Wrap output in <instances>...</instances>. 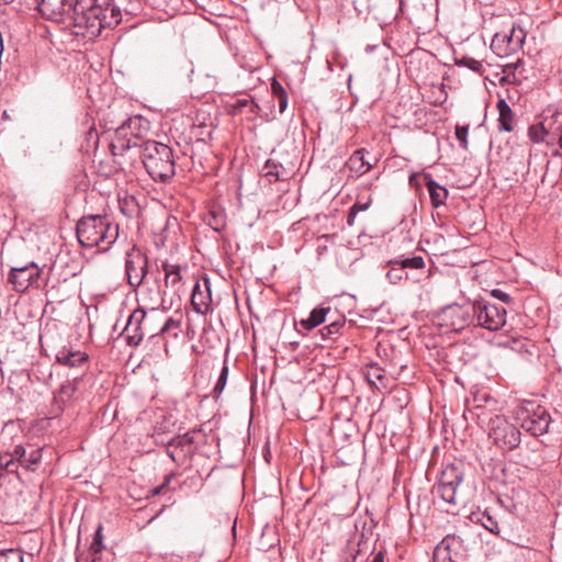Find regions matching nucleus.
<instances>
[{
  "mask_svg": "<svg viewBox=\"0 0 562 562\" xmlns=\"http://www.w3.org/2000/svg\"><path fill=\"white\" fill-rule=\"evenodd\" d=\"M148 122L142 116H132L114 131L110 149L116 165L124 169L125 155L135 151L153 180L168 182L175 176V156L172 149L156 140L140 142L142 133L148 130Z\"/></svg>",
  "mask_w": 562,
  "mask_h": 562,
  "instance_id": "1",
  "label": "nucleus"
},
{
  "mask_svg": "<svg viewBox=\"0 0 562 562\" xmlns=\"http://www.w3.org/2000/svg\"><path fill=\"white\" fill-rule=\"evenodd\" d=\"M69 8L74 32L89 38L99 36L102 29L115 27L122 19L112 0H76Z\"/></svg>",
  "mask_w": 562,
  "mask_h": 562,
  "instance_id": "2",
  "label": "nucleus"
},
{
  "mask_svg": "<svg viewBox=\"0 0 562 562\" xmlns=\"http://www.w3.org/2000/svg\"><path fill=\"white\" fill-rule=\"evenodd\" d=\"M119 236V226L106 215L83 216L77 224V237L83 247L108 249Z\"/></svg>",
  "mask_w": 562,
  "mask_h": 562,
  "instance_id": "3",
  "label": "nucleus"
},
{
  "mask_svg": "<svg viewBox=\"0 0 562 562\" xmlns=\"http://www.w3.org/2000/svg\"><path fill=\"white\" fill-rule=\"evenodd\" d=\"M515 418L520 427L538 437L549 431L551 416L547 408L535 401H524L515 408Z\"/></svg>",
  "mask_w": 562,
  "mask_h": 562,
  "instance_id": "4",
  "label": "nucleus"
},
{
  "mask_svg": "<svg viewBox=\"0 0 562 562\" xmlns=\"http://www.w3.org/2000/svg\"><path fill=\"white\" fill-rule=\"evenodd\" d=\"M82 382V374L66 379L53 392V398L49 406V418H57L64 412L72 409L76 403L80 400V384Z\"/></svg>",
  "mask_w": 562,
  "mask_h": 562,
  "instance_id": "5",
  "label": "nucleus"
},
{
  "mask_svg": "<svg viewBox=\"0 0 562 562\" xmlns=\"http://www.w3.org/2000/svg\"><path fill=\"white\" fill-rule=\"evenodd\" d=\"M205 435L201 429L194 428L182 435L173 437L167 445V454L173 462L181 465L187 463L202 442Z\"/></svg>",
  "mask_w": 562,
  "mask_h": 562,
  "instance_id": "6",
  "label": "nucleus"
},
{
  "mask_svg": "<svg viewBox=\"0 0 562 562\" xmlns=\"http://www.w3.org/2000/svg\"><path fill=\"white\" fill-rule=\"evenodd\" d=\"M475 315L473 319L474 327H482L490 331H496L506 324L507 312L504 307H499L485 300L473 301Z\"/></svg>",
  "mask_w": 562,
  "mask_h": 562,
  "instance_id": "7",
  "label": "nucleus"
},
{
  "mask_svg": "<svg viewBox=\"0 0 562 562\" xmlns=\"http://www.w3.org/2000/svg\"><path fill=\"white\" fill-rule=\"evenodd\" d=\"M520 430L504 416L495 415L490 420L488 437L502 450H513L520 443Z\"/></svg>",
  "mask_w": 562,
  "mask_h": 562,
  "instance_id": "8",
  "label": "nucleus"
},
{
  "mask_svg": "<svg viewBox=\"0 0 562 562\" xmlns=\"http://www.w3.org/2000/svg\"><path fill=\"white\" fill-rule=\"evenodd\" d=\"M526 32L520 25L514 24L509 31L497 32L491 43V49L501 58L510 56L522 48Z\"/></svg>",
  "mask_w": 562,
  "mask_h": 562,
  "instance_id": "9",
  "label": "nucleus"
},
{
  "mask_svg": "<svg viewBox=\"0 0 562 562\" xmlns=\"http://www.w3.org/2000/svg\"><path fill=\"white\" fill-rule=\"evenodd\" d=\"M474 315L473 302H467L447 305L440 312L439 317L442 324L451 330L461 331L467 327L473 326Z\"/></svg>",
  "mask_w": 562,
  "mask_h": 562,
  "instance_id": "10",
  "label": "nucleus"
},
{
  "mask_svg": "<svg viewBox=\"0 0 562 562\" xmlns=\"http://www.w3.org/2000/svg\"><path fill=\"white\" fill-rule=\"evenodd\" d=\"M463 481L462 471L453 464L447 465L439 477L438 483L434 486V493L443 502L456 505L458 487Z\"/></svg>",
  "mask_w": 562,
  "mask_h": 562,
  "instance_id": "11",
  "label": "nucleus"
},
{
  "mask_svg": "<svg viewBox=\"0 0 562 562\" xmlns=\"http://www.w3.org/2000/svg\"><path fill=\"white\" fill-rule=\"evenodd\" d=\"M151 317L147 316L144 308H136L128 317L124 328V334L128 346L136 347L140 344L145 335L155 334L151 328Z\"/></svg>",
  "mask_w": 562,
  "mask_h": 562,
  "instance_id": "12",
  "label": "nucleus"
},
{
  "mask_svg": "<svg viewBox=\"0 0 562 562\" xmlns=\"http://www.w3.org/2000/svg\"><path fill=\"white\" fill-rule=\"evenodd\" d=\"M148 260L140 249L133 247L125 257V276L127 283L136 289L147 274Z\"/></svg>",
  "mask_w": 562,
  "mask_h": 562,
  "instance_id": "13",
  "label": "nucleus"
},
{
  "mask_svg": "<svg viewBox=\"0 0 562 562\" xmlns=\"http://www.w3.org/2000/svg\"><path fill=\"white\" fill-rule=\"evenodd\" d=\"M40 279L41 269L33 261L23 267H13L9 273V281L18 292H24L30 286L41 288Z\"/></svg>",
  "mask_w": 562,
  "mask_h": 562,
  "instance_id": "14",
  "label": "nucleus"
},
{
  "mask_svg": "<svg viewBox=\"0 0 562 562\" xmlns=\"http://www.w3.org/2000/svg\"><path fill=\"white\" fill-rule=\"evenodd\" d=\"M57 363L70 369H79L83 373L89 368V356L85 351L75 350L71 347L64 346L55 355Z\"/></svg>",
  "mask_w": 562,
  "mask_h": 562,
  "instance_id": "15",
  "label": "nucleus"
},
{
  "mask_svg": "<svg viewBox=\"0 0 562 562\" xmlns=\"http://www.w3.org/2000/svg\"><path fill=\"white\" fill-rule=\"evenodd\" d=\"M70 5L74 3L68 0H42L38 10L48 20L68 19L70 21Z\"/></svg>",
  "mask_w": 562,
  "mask_h": 562,
  "instance_id": "16",
  "label": "nucleus"
},
{
  "mask_svg": "<svg viewBox=\"0 0 562 562\" xmlns=\"http://www.w3.org/2000/svg\"><path fill=\"white\" fill-rule=\"evenodd\" d=\"M203 288L202 290L200 282H195L191 294L192 306L200 314H205L212 302L210 280L207 278L203 280Z\"/></svg>",
  "mask_w": 562,
  "mask_h": 562,
  "instance_id": "17",
  "label": "nucleus"
},
{
  "mask_svg": "<svg viewBox=\"0 0 562 562\" xmlns=\"http://www.w3.org/2000/svg\"><path fill=\"white\" fill-rule=\"evenodd\" d=\"M543 119L553 145L555 139L562 138V111L548 109L543 114Z\"/></svg>",
  "mask_w": 562,
  "mask_h": 562,
  "instance_id": "18",
  "label": "nucleus"
},
{
  "mask_svg": "<svg viewBox=\"0 0 562 562\" xmlns=\"http://www.w3.org/2000/svg\"><path fill=\"white\" fill-rule=\"evenodd\" d=\"M498 111V130L504 132L514 131L515 114L509 104L504 99L496 102Z\"/></svg>",
  "mask_w": 562,
  "mask_h": 562,
  "instance_id": "19",
  "label": "nucleus"
},
{
  "mask_svg": "<svg viewBox=\"0 0 562 562\" xmlns=\"http://www.w3.org/2000/svg\"><path fill=\"white\" fill-rule=\"evenodd\" d=\"M366 154L367 150L364 148L357 149L347 160L346 167L357 176L367 173L372 168V165L366 160Z\"/></svg>",
  "mask_w": 562,
  "mask_h": 562,
  "instance_id": "20",
  "label": "nucleus"
},
{
  "mask_svg": "<svg viewBox=\"0 0 562 562\" xmlns=\"http://www.w3.org/2000/svg\"><path fill=\"white\" fill-rule=\"evenodd\" d=\"M527 135L529 139L535 144H547L548 146L552 145V142L549 137V133L547 130V124L544 119L542 117L540 122L531 124L528 127Z\"/></svg>",
  "mask_w": 562,
  "mask_h": 562,
  "instance_id": "21",
  "label": "nucleus"
},
{
  "mask_svg": "<svg viewBox=\"0 0 562 562\" xmlns=\"http://www.w3.org/2000/svg\"><path fill=\"white\" fill-rule=\"evenodd\" d=\"M427 190L429 192L430 202L434 207H440L446 203L449 191L447 188L440 186L432 179H428L426 182Z\"/></svg>",
  "mask_w": 562,
  "mask_h": 562,
  "instance_id": "22",
  "label": "nucleus"
},
{
  "mask_svg": "<svg viewBox=\"0 0 562 562\" xmlns=\"http://www.w3.org/2000/svg\"><path fill=\"white\" fill-rule=\"evenodd\" d=\"M330 312V307H324V306H318V307H315L308 315L307 318L305 319H302L300 322V325L306 329V330H311L317 326H319L321 324H323L325 321H326V315Z\"/></svg>",
  "mask_w": 562,
  "mask_h": 562,
  "instance_id": "23",
  "label": "nucleus"
},
{
  "mask_svg": "<svg viewBox=\"0 0 562 562\" xmlns=\"http://www.w3.org/2000/svg\"><path fill=\"white\" fill-rule=\"evenodd\" d=\"M162 269L165 271V284L168 288L178 291L180 281L182 279L181 276V267L179 265H170L164 263Z\"/></svg>",
  "mask_w": 562,
  "mask_h": 562,
  "instance_id": "24",
  "label": "nucleus"
},
{
  "mask_svg": "<svg viewBox=\"0 0 562 562\" xmlns=\"http://www.w3.org/2000/svg\"><path fill=\"white\" fill-rule=\"evenodd\" d=\"M102 530V525H99L94 532L93 540L89 547V555L91 562L98 561L100 559L101 552L104 549Z\"/></svg>",
  "mask_w": 562,
  "mask_h": 562,
  "instance_id": "25",
  "label": "nucleus"
},
{
  "mask_svg": "<svg viewBox=\"0 0 562 562\" xmlns=\"http://www.w3.org/2000/svg\"><path fill=\"white\" fill-rule=\"evenodd\" d=\"M180 326L181 321L169 317L165 321L158 333L150 334V339L159 338L164 335H170L177 338Z\"/></svg>",
  "mask_w": 562,
  "mask_h": 562,
  "instance_id": "26",
  "label": "nucleus"
},
{
  "mask_svg": "<svg viewBox=\"0 0 562 562\" xmlns=\"http://www.w3.org/2000/svg\"><path fill=\"white\" fill-rule=\"evenodd\" d=\"M389 270L386 278L392 284H398L401 281L407 279V272L403 269L401 263L395 262V259L389 261Z\"/></svg>",
  "mask_w": 562,
  "mask_h": 562,
  "instance_id": "27",
  "label": "nucleus"
},
{
  "mask_svg": "<svg viewBox=\"0 0 562 562\" xmlns=\"http://www.w3.org/2000/svg\"><path fill=\"white\" fill-rule=\"evenodd\" d=\"M283 169L282 165L268 159L262 167V175L269 182H276L280 179V170Z\"/></svg>",
  "mask_w": 562,
  "mask_h": 562,
  "instance_id": "28",
  "label": "nucleus"
},
{
  "mask_svg": "<svg viewBox=\"0 0 562 562\" xmlns=\"http://www.w3.org/2000/svg\"><path fill=\"white\" fill-rule=\"evenodd\" d=\"M454 63L457 66L467 67L475 74L482 75L484 72V66L482 61L476 60L473 57L462 56L461 58H456Z\"/></svg>",
  "mask_w": 562,
  "mask_h": 562,
  "instance_id": "29",
  "label": "nucleus"
},
{
  "mask_svg": "<svg viewBox=\"0 0 562 562\" xmlns=\"http://www.w3.org/2000/svg\"><path fill=\"white\" fill-rule=\"evenodd\" d=\"M371 205V199L368 198L366 201L358 200L349 210L347 216V225L353 226L356 216L359 212L367 211Z\"/></svg>",
  "mask_w": 562,
  "mask_h": 562,
  "instance_id": "30",
  "label": "nucleus"
},
{
  "mask_svg": "<svg viewBox=\"0 0 562 562\" xmlns=\"http://www.w3.org/2000/svg\"><path fill=\"white\" fill-rule=\"evenodd\" d=\"M504 71L507 72L508 77L513 76L514 82H520L524 78H526L522 74V61L520 59L506 65Z\"/></svg>",
  "mask_w": 562,
  "mask_h": 562,
  "instance_id": "31",
  "label": "nucleus"
},
{
  "mask_svg": "<svg viewBox=\"0 0 562 562\" xmlns=\"http://www.w3.org/2000/svg\"><path fill=\"white\" fill-rule=\"evenodd\" d=\"M395 262L401 263L403 269H423L425 261L422 256H414L412 258H395Z\"/></svg>",
  "mask_w": 562,
  "mask_h": 562,
  "instance_id": "32",
  "label": "nucleus"
},
{
  "mask_svg": "<svg viewBox=\"0 0 562 562\" xmlns=\"http://www.w3.org/2000/svg\"><path fill=\"white\" fill-rule=\"evenodd\" d=\"M367 379L369 382L375 384L378 389L386 387V384L384 383L385 376L383 374V370L376 366L371 367L367 374Z\"/></svg>",
  "mask_w": 562,
  "mask_h": 562,
  "instance_id": "33",
  "label": "nucleus"
},
{
  "mask_svg": "<svg viewBox=\"0 0 562 562\" xmlns=\"http://www.w3.org/2000/svg\"><path fill=\"white\" fill-rule=\"evenodd\" d=\"M227 376H228V366H227L226 361H224L223 367L221 369L220 376H218L216 384L213 389V394L215 397H218L220 394L225 389V385L227 383Z\"/></svg>",
  "mask_w": 562,
  "mask_h": 562,
  "instance_id": "34",
  "label": "nucleus"
},
{
  "mask_svg": "<svg viewBox=\"0 0 562 562\" xmlns=\"http://www.w3.org/2000/svg\"><path fill=\"white\" fill-rule=\"evenodd\" d=\"M456 542L454 538L446 537L435 549L434 559L435 562H438L439 555H449L450 557V548Z\"/></svg>",
  "mask_w": 562,
  "mask_h": 562,
  "instance_id": "35",
  "label": "nucleus"
},
{
  "mask_svg": "<svg viewBox=\"0 0 562 562\" xmlns=\"http://www.w3.org/2000/svg\"><path fill=\"white\" fill-rule=\"evenodd\" d=\"M482 526L492 533L498 535L499 527L497 520L488 513L484 512L481 518Z\"/></svg>",
  "mask_w": 562,
  "mask_h": 562,
  "instance_id": "36",
  "label": "nucleus"
},
{
  "mask_svg": "<svg viewBox=\"0 0 562 562\" xmlns=\"http://www.w3.org/2000/svg\"><path fill=\"white\" fill-rule=\"evenodd\" d=\"M0 562H24L19 550L9 549L0 552Z\"/></svg>",
  "mask_w": 562,
  "mask_h": 562,
  "instance_id": "37",
  "label": "nucleus"
},
{
  "mask_svg": "<svg viewBox=\"0 0 562 562\" xmlns=\"http://www.w3.org/2000/svg\"><path fill=\"white\" fill-rule=\"evenodd\" d=\"M344 321H335L331 322L329 325L325 326L321 333L324 339L330 338L333 335H336L339 333L340 328L344 326Z\"/></svg>",
  "mask_w": 562,
  "mask_h": 562,
  "instance_id": "38",
  "label": "nucleus"
},
{
  "mask_svg": "<svg viewBox=\"0 0 562 562\" xmlns=\"http://www.w3.org/2000/svg\"><path fill=\"white\" fill-rule=\"evenodd\" d=\"M209 225L215 231L221 232L224 228L225 222L221 213L216 214L214 211L210 212Z\"/></svg>",
  "mask_w": 562,
  "mask_h": 562,
  "instance_id": "39",
  "label": "nucleus"
},
{
  "mask_svg": "<svg viewBox=\"0 0 562 562\" xmlns=\"http://www.w3.org/2000/svg\"><path fill=\"white\" fill-rule=\"evenodd\" d=\"M0 469H4L8 472L13 473L18 469L16 461L10 454L1 456L0 457Z\"/></svg>",
  "mask_w": 562,
  "mask_h": 562,
  "instance_id": "40",
  "label": "nucleus"
},
{
  "mask_svg": "<svg viewBox=\"0 0 562 562\" xmlns=\"http://www.w3.org/2000/svg\"><path fill=\"white\" fill-rule=\"evenodd\" d=\"M468 133H469V126H460L458 125L456 127V137L460 143V146L463 149L468 148Z\"/></svg>",
  "mask_w": 562,
  "mask_h": 562,
  "instance_id": "41",
  "label": "nucleus"
},
{
  "mask_svg": "<svg viewBox=\"0 0 562 562\" xmlns=\"http://www.w3.org/2000/svg\"><path fill=\"white\" fill-rule=\"evenodd\" d=\"M42 458V453H41V450L38 449H33L26 457L25 459L22 461V464L25 465L26 468H30L31 465L33 464H37L40 462Z\"/></svg>",
  "mask_w": 562,
  "mask_h": 562,
  "instance_id": "42",
  "label": "nucleus"
},
{
  "mask_svg": "<svg viewBox=\"0 0 562 562\" xmlns=\"http://www.w3.org/2000/svg\"><path fill=\"white\" fill-rule=\"evenodd\" d=\"M86 140L88 143V147L94 146L97 147L99 144V135L94 127H90L86 133Z\"/></svg>",
  "mask_w": 562,
  "mask_h": 562,
  "instance_id": "43",
  "label": "nucleus"
},
{
  "mask_svg": "<svg viewBox=\"0 0 562 562\" xmlns=\"http://www.w3.org/2000/svg\"><path fill=\"white\" fill-rule=\"evenodd\" d=\"M250 104V99H237L236 102L232 105L233 114L241 113L244 109H247Z\"/></svg>",
  "mask_w": 562,
  "mask_h": 562,
  "instance_id": "44",
  "label": "nucleus"
},
{
  "mask_svg": "<svg viewBox=\"0 0 562 562\" xmlns=\"http://www.w3.org/2000/svg\"><path fill=\"white\" fill-rule=\"evenodd\" d=\"M491 294L493 297H495L504 303H509L512 301L510 295L499 289L492 290Z\"/></svg>",
  "mask_w": 562,
  "mask_h": 562,
  "instance_id": "45",
  "label": "nucleus"
},
{
  "mask_svg": "<svg viewBox=\"0 0 562 562\" xmlns=\"http://www.w3.org/2000/svg\"><path fill=\"white\" fill-rule=\"evenodd\" d=\"M271 92L272 94L278 98L280 94L285 93V89L282 87V85L276 79L272 78L271 80Z\"/></svg>",
  "mask_w": 562,
  "mask_h": 562,
  "instance_id": "46",
  "label": "nucleus"
},
{
  "mask_svg": "<svg viewBox=\"0 0 562 562\" xmlns=\"http://www.w3.org/2000/svg\"><path fill=\"white\" fill-rule=\"evenodd\" d=\"M170 481H171V475H167L165 477L164 483L161 485L150 490L149 494L153 495V496L161 494L167 488V486L169 485Z\"/></svg>",
  "mask_w": 562,
  "mask_h": 562,
  "instance_id": "47",
  "label": "nucleus"
},
{
  "mask_svg": "<svg viewBox=\"0 0 562 562\" xmlns=\"http://www.w3.org/2000/svg\"><path fill=\"white\" fill-rule=\"evenodd\" d=\"M10 456L13 457L14 460H18L22 464V461L26 457V451L22 446H16L13 450V453Z\"/></svg>",
  "mask_w": 562,
  "mask_h": 562,
  "instance_id": "48",
  "label": "nucleus"
},
{
  "mask_svg": "<svg viewBox=\"0 0 562 562\" xmlns=\"http://www.w3.org/2000/svg\"><path fill=\"white\" fill-rule=\"evenodd\" d=\"M279 102V111L280 113H283L288 108V93L280 94L278 98Z\"/></svg>",
  "mask_w": 562,
  "mask_h": 562,
  "instance_id": "49",
  "label": "nucleus"
},
{
  "mask_svg": "<svg viewBox=\"0 0 562 562\" xmlns=\"http://www.w3.org/2000/svg\"><path fill=\"white\" fill-rule=\"evenodd\" d=\"M150 294H154L155 296H149L148 297V301L153 304H158V301H159V295H160V289H159V285H155L154 289H150L149 290Z\"/></svg>",
  "mask_w": 562,
  "mask_h": 562,
  "instance_id": "50",
  "label": "nucleus"
},
{
  "mask_svg": "<svg viewBox=\"0 0 562 562\" xmlns=\"http://www.w3.org/2000/svg\"><path fill=\"white\" fill-rule=\"evenodd\" d=\"M247 111L249 113L257 114L260 111V106L252 99H250V104L248 105Z\"/></svg>",
  "mask_w": 562,
  "mask_h": 562,
  "instance_id": "51",
  "label": "nucleus"
},
{
  "mask_svg": "<svg viewBox=\"0 0 562 562\" xmlns=\"http://www.w3.org/2000/svg\"><path fill=\"white\" fill-rule=\"evenodd\" d=\"M555 144H558V148L552 153L553 157L562 158V137L555 139Z\"/></svg>",
  "mask_w": 562,
  "mask_h": 562,
  "instance_id": "52",
  "label": "nucleus"
},
{
  "mask_svg": "<svg viewBox=\"0 0 562 562\" xmlns=\"http://www.w3.org/2000/svg\"><path fill=\"white\" fill-rule=\"evenodd\" d=\"M372 562H384V554L383 552H378L374 554Z\"/></svg>",
  "mask_w": 562,
  "mask_h": 562,
  "instance_id": "53",
  "label": "nucleus"
},
{
  "mask_svg": "<svg viewBox=\"0 0 562 562\" xmlns=\"http://www.w3.org/2000/svg\"><path fill=\"white\" fill-rule=\"evenodd\" d=\"M158 306H159V304L157 306H155V305L150 306L149 307L150 313L155 314L157 312V310H158Z\"/></svg>",
  "mask_w": 562,
  "mask_h": 562,
  "instance_id": "54",
  "label": "nucleus"
}]
</instances>
